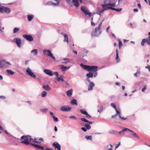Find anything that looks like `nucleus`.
<instances>
[{
	"label": "nucleus",
	"mask_w": 150,
	"mask_h": 150,
	"mask_svg": "<svg viewBox=\"0 0 150 150\" xmlns=\"http://www.w3.org/2000/svg\"><path fill=\"white\" fill-rule=\"evenodd\" d=\"M81 67L84 69L87 70L88 71H93L94 72H96L98 70V67L95 66H89L84 65L83 64H80Z\"/></svg>",
	"instance_id": "nucleus-1"
},
{
	"label": "nucleus",
	"mask_w": 150,
	"mask_h": 150,
	"mask_svg": "<svg viewBox=\"0 0 150 150\" xmlns=\"http://www.w3.org/2000/svg\"><path fill=\"white\" fill-rule=\"evenodd\" d=\"M23 139H24V140L21 141V143L28 145L30 144L29 142H32L33 138H31V136L23 135L21 137V140Z\"/></svg>",
	"instance_id": "nucleus-2"
},
{
	"label": "nucleus",
	"mask_w": 150,
	"mask_h": 150,
	"mask_svg": "<svg viewBox=\"0 0 150 150\" xmlns=\"http://www.w3.org/2000/svg\"><path fill=\"white\" fill-rule=\"evenodd\" d=\"M108 9H112L113 10H115L116 8L110 6L106 7L105 8H104L103 9H101V8L98 7L97 9V14L101 16V13H103L105 11Z\"/></svg>",
	"instance_id": "nucleus-3"
},
{
	"label": "nucleus",
	"mask_w": 150,
	"mask_h": 150,
	"mask_svg": "<svg viewBox=\"0 0 150 150\" xmlns=\"http://www.w3.org/2000/svg\"><path fill=\"white\" fill-rule=\"evenodd\" d=\"M81 11L83 12L85 16L88 17H90L91 16L92 13L89 12L85 7L83 6H82L81 8Z\"/></svg>",
	"instance_id": "nucleus-4"
},
{
	"label": "nucleus",
	"mask_w": 150,
	"mask_h": 150,
	"mask_svg": "<svg viewBox=\"0 0 150 150\" xmlns=\"http://www.w3.org/2000/svg\"><path fill=\"white\" fill-rule=\"evenodd\" d=\"M43 52L44 53L46 54L51 58H52L53 59L55 60V57L53 56V54L51 51L49 50L44 49L43 50Z\"/></svg>",
	"instance_id": "nucleus-5"
},
{
	"label": "nucleus",
	"mask_w": 150,
	"mask_h": 150,
	"mask_svg": "<svg viewBox=\"0 0 150 150\" xmlns=\"http://www.w3.org/2000/svg\"><path fill=\"white\" fill-rule=\"evenodd\" d=\"M26 71L28 74L30 76L33 78L34 79L36 78V76L32 71L31 69L29 67H28L27 68V69Z\"/></svg>",
	"instance_id": "nucleus-6"
},
{
	"label": "nucleus",
	"mask_w": 150,
	"mask_h": 150,
	"mask_svg": "<svg viewBox=\"0 0 150 150\" xmlns=\"http://www.w3.org/2000/svg\"><path fill=\"white\" fill-rule=\"evenodd\" d=\"M71 108L68 106L64 105L60 108V110L63 112H69L71 111Z\"/></svg>",
	"instance_id": "nucleus-7"
},
{
	"label": "nucleus",
	"mask_w": 150,
	"mask_h": 150,
	"mask_svg": "<svg viewBox=\"0 0 150 150\" xmlns=\"http://www.w3.org/2000/svg\"><path fill=\"white\" fill-rule=\"evenodd\" d=\"M23 36L29 41L31 42L33 40V38L31 35H23Z\"/></svg>",
	"instance_id": "nucleus-8"
},
{
	"label": "nucleus",
	"mask_w": 150,
	"mask_h": 150,
	"mask_svg": "<svg viewBox=\"0 0 150 150\" xmlns=\"http://www.w3.org/2000/svg\"><path fill=\"white\" fill-rule=\"evenodd\" d=\"M101 33V32L100 30H96L94 31H93L91 34L92 37L93 36H98V35Z\"/></svg>",
	"instance_id": "nucleus-9"
},
{
	"label": "nucleus",
	"mask_w": 150,
	"mask_h": 150,
	"mask_svg": "<svg viewBox=\"0 0 150 150\" xmlns=\"http://www.w3.org/2000/svg\"><path fill=\"white\" fill-rule=\"evenodd\" d=\"M13 41L15 42L17 46L19 47H20L21 44V40L19 38H15L13 39Z\"/></svg>",
	"instance_id": "nucleus-10"
},
{
	"label": "nucleus",
	"mask_w": 150,
	"mask_h": 150,
	"mask_svg": "<svg viewBox=\"0 0 150 150\" xmlns=\"http://www.w3.org/2000/svg\"><path fill=\"white\" fill-rule=\"evenodd\" d=\"M112 2L111 0H105L104 1V4L102 5V9H103L104 8H105L107 6H108L107 4H109V3H111Z\"/></svg>",
	"instance_id": "nucleus-11"
},
{
	"label": "nucleus",
	"mask_w": 150,
	"mask_h": 150,
	"mask_svg": "<svg viewBox=\"0 0 150 150\" xmlns=\"http://www.w3.org/2000/svg\"><path fill=\"white\" fill-rule=\"evenodd\" d=\"M44 72L46 74L50 76H52L53 74L51 70L48 69H45L44 70Z\"/></svg>",
	"instance_id": "nucleus-12"
},
{
	"label": "nucleus",
	"mask_w": 150,
	"mask_h": 150,
	"mask_svg": "<svg viewBox=\"0 0 150 150\" xmlns=\"http://www.w3.org/2000/svg\"><path fill=\"white\" fill-rule=\"evenodd\" d=\"M52 146L55 149H57L58 150H61V146L57 142H55L52 144Z\"/></svg>",
	"instance_id": "nucleus-13"
},
{
	"label": "nucleus",
	"mask_w": 150,
	"mask_h": 150,
	"mask_svg": "<svg viewBox=\"0 0 150 150\" xmlns=\"http://www.w3.org/2000/svg\"><path fill=\"white\" fill-rule=\"evenodd\" d=\"M95 86L94 83L93 82H91L89 83V85L88 88V91H90L91 90H92L93 89V87H94Z\"/></svg>",
	"instance_id": "nucleus-14"
},
{
	"label": "nucleus",
	"mask_w": 150,
	"mask_h": 150,
	"mask_svg": "<svg viewBox=\"0 0 150 150\" xmlns=\"http://www.w3.org/2000/svg\"><path fill=\"white\" fill-rule=\"evenodd\" d=\"M128 131L132 133V134H131V135H132L133 137L138 138H139V136L137 135V134L133 131L131 130L130 129H128Z\"/></svg>",
	"instance_id": "nucleus-15"
},
{
	"label": "nucleus",
	"mask_w": 150,
	"mask_h": 150,
	"mask_svg": "<svg viewBox=\"0 0 150 150\" xmlns=\"http://www.w3.org/2000/svg\"><path fill=\"white\" fill-rule=\"evenodd\" d=\"M30 144L32 145V146H33L39 149H40L42 150L44 149V148L43 146H40L39 145L35 144L33 143H30Z\"/></svg>",
	"instance_id": "nucleus-16"
},
{
	"label": "nucleus",
	"mask_w": 150,
	"mask_h": 150,
	"mask_svg": "<svg viewBox=\"0 0 150 150\" xmlns=\"http://www.w3.org/2000/svg\"><path fill=\"white\" fill-rule=\"evenodd\" d=\"M74 5L76 7H78L79 5L78 0H72Z\"/></svg>",
	"instance_id": "nucleus-17"
},
{
	"label": "nucleus",
	"mask_w": 150,
	"mask_h": 150,
	"mask_svg": "<svg viewBox=\"0 0 150 150\" xmlns=\"http://www.w3.org/2000/svg\"><path fill=\"white\" fill-rule=\"evenodd\" d=\"M11 65V64L8 62H4V68H7L9 67V66Z\"/></svg>",
	"instance_id": "nucleus-18"
},
{
	"label": "nucleus",
	"mask_w": 150,
	"mask_h": 150,
	"mask_svg": "<svg viewBox=\"0 0 150 150\" xmlns=\"http://www.w3.org/2000/svg\"><path fill=\"white\" fill-rule=\"evenodd\" d=\"M113 146L110 144L106 146L105 148V150H112Z\"/></svg>",
	"instance_id": "nucleus-19"
},
{
	"label": "nucleus",
	"mask_w": 150,
	"mask_h": 150,
	"mask_svg": "<svg viewBox=\"0 0 150 150\" xmlns=\"http://www.w3.org/2000/svg\"><path fill=\"white\" fill-rule=\"evenodd\" d=\"M43 88L47 91H49L51 90V88L48 85H44L43 86Z\"/></svg>",
	"instance_id": "nucleus-20"
},
{
	"label": "nucleus",
	"mask_w": 150,
	"mask_h": 150,
	"mask_svg": "<svg viewBox=\"0 0 150 150\" xmlns=\"http://www.w3.org/2000/svg\"><path fill=\"white\" fill-rule=\"evenodd\" d=\"M4 11L6 13H9L11 12V10L9 8L4 7Z\"/></svg>",
	"instance_id": "nucleus-21"
},
{
	"label": "nucleus",
	"mask_w": 150,
	"mask_h": 150,
	"mask_svg": "<svg viewBox=\"0 0 150 150\" xmlns=\"http://www.w3.org/2000/svg\"><path fill=\"white\" fill-rule=\"evenodd\" d=\"M86 77L87 78H92L93 76V72H91L87 73L86 75Z\"/></svg>",
	"instance_id": "nucleus-22"
},
{
	"label": "nucleus",
	"mask_w": 150,
	"mask_h": 150,
	"mask_svg": "<svg viewBox=\"0 0 150 150\" xmlns=\"http://www.w3.org/2000/svg\"><path fill=\"white\" fill-rule=\"evenodd\" d=\"M72 91L73 90L72 89L68 91L66 93L67 96L69 97H71L72 94Z\"/></svg>",
	"instance_id": "nucleus-23"
},
{
	"label": "nucleus",
	"mask_w": 150,
	"mask_h": 150,
	"mask_svg": "<svg viewBox=\"0 0 150 150\" xmlns=\"http://www.w3.org/2000/svg\"><path fill=\"white\" fill-rule=\"evenodd\" d=\"M6 72L7 73L8 75H13L14 72L11 70L8 69L6 70Z\"/></svg>",
	"instance_id": "nucleus-24"
},
{
	"label": "nucleus",
	"mask_w": 150,
	"mask_h": 150,
	"mask_svg": "<svg viewBox=\"0 0 150 150\" xmlns=\"http://www.w3.org/2000/svg\"><path fill=\"white\" fill-rule=\"evenodd\" d=\"M63 36L64 38V42H67V43H68V36L67 34H63Z\"/></svg>",
	"instance_id": "nucleus-25"
},
{
	"label": "nucleus",
	"mask_w": 150,
	"mask_h": 150,
	"mask_svg": "<svg viewBox=\"0 0 150 150\" xmlns=\"http://www.w3.org/2000/svg\"><path fill=\"white\" fill-rule=\"evenodd\" d=\"M5 61L4 60H0V69L4 68V65Z\"/></svg>",
	"instance_id": "nucleus-26"
},
{
	"label": "nucleus",
	"mask_w": 150,
	"mask_h": 150,
	"mask_svg": "<svg viewBox=\"0 0 150 150\" xmlns=\"http://www.w3.org/2000/svg\"><path fill=\"white\" fill-rule=\"evenodd\" d=\"M128 128H125L123 129L122 130L118 132V133L121 134L123 132H125V131H128Z\"/></svg>",
	"instance_id": "nucleus-27"
},
{
	"label": "nucleus",
	"mask_w": 150,
	"mask_h": 150,
	"mask_svg": "<svg viewBox=\"0 0 150 150\" xmlns=\"http://www.w3.org/2000/svg\"><path fill=\"white\" fill-rule=\"evenodd\" d=\"M31 53H34V54L37 55L38 53V50L36 49H33L31 51Z\"/></svg>",
	"instance_id": "nucleus-28"
},
{
	"label": "nucleus",
	"mask_w": 150,
	"mask_h": 150,
	"mask_svg": "<svg viewBox=\"0 0 150 150\" xmlns=\"http://www.w3.org/2000/svg\"><path fill=\"white\" fill-rule=\"evenodd\" d=\"M63 76L62 75L60 76L59 77L58 76L56 77V79H57L58 81H64L63 79Z\"/></svg>",
	"instance_id": "nucleus-29"
},
{
	"label": "nucleus",
	"mask_w": 150,
	"mask_h": 150,
	"mask_svg": "<svg viewBox=\"0 0 150 150\" xmlns=\"http://www.w3.org/2000/svg\"><path fill=\"white\" fill-rule=\"evenodd\" d=\"M40 111L43 113H45L48 111V109L47 108H42L40 110Z\"/></svg>",
	"instance_id": "nucleus-30"
},
{
	"label": "nucleus",
	"mask_w": 150,
	"mask_h": 150,
	"mask_svg": "<svg viewBox=\"0 0 150 150\" xmlns=\"http://www.w3.org/2000/svg\"><path fill=\"white\" fill-rule=\"evenodd\" d=\"M34 16L33 15H29L28 16V20L29 21H30L33 18Z\"/></svg>",
	"instance_id": "nucleus-31"
},
{
	"label": "nucleus",
	"mask_w": 150,
	"mask_h": 150,
	"mask_svg": "<svg viewBox=\"0 0 150 150\" xmlns=\"http://www.w3.org/2000/svg\"><path fill=\"white\" fill-rule=\"evenodd\" d=\"M80 112L82 114L85 115L87 112L84 109H81L80 110Z\"/></svg>",
	"instance_id": "nucleus-32"
},
{
	"label": "nucleus",
	"mask_w": 150,
	"mask_h": 150,
	"mask_svg": "<svg viewBox=\"0 0 150 150\" xmlns=\"http://www.w3.org/2000/svg\"><path fill=\"white\" fill-rule=\"evenodd\" d=\"M47 93L45 91L42 92L41 94V96L42 97H44L47 96Z\"/></svg>",
	"instance_id": "nucleus-33"
},
{
	"label": "nucleus",
	"mask_w": 150,
	"mask_h": 150,
	"mask_svg": "<svg viewBox=\"0 0 150 150\" xmlns=\"http://www.w3.org/2000/svg\"><path fill=\"white\" fill-rule=\"evenodd\" d=\"M60 66L61 67V69L62 71H64L67 70V67L63 65H61Z\"/></svg>",
	"instance_id": "nucleus-34"
},
{
	"label": "nucleus",
	"mask_w": 150,
	"mask_h": 150,
	"mask_svg": "<svg viewBox=\"0 0 150 150\" xmlns=\"http://www.w3.org/2000/svg\"><path fill=\"white\" fill-rule=\"evenodd\" d=\"M85 127L88 130H89L91 128V126L89 124L86 123L85 124Z\"/></svg>",
	"instance_id": "nucleus-35"
},
{
	"label": "nucleus",
	"mask_w": 150,
	"mask_h": 150,
	"mask_svg": "<svg viewBox=\"0 0 150 150\" xmlns=\"http://www.w3.org/2000/svg\"><path fill=\"white\" fill-rule=\"evenodd\" d=\"M71 103L74 105H77V102L76 100L75 99H73L72 100V102H71Z\"/></svg>",
	"instance_id": "nucleus-36"
},
{
	"label": "nucleus",
	"mask_w": 150,
	"mask_h": 150,
	"mask_svg": "<svg viewBox=\"0 0 150 150\" xmlns=\"http://www.w3.org/2000/svg\"><path fill=\"white\" fill-rule=\"evenodd\" d=\"M116 59L117 60V61H119L120 59H119L118 53V50L117 49L116 50Z\"/></svg>",
	"instance_id": "nucleus-37"
},
{
	"label": "nucleus",
	"mask_w": 150,
	"mask_h": 150,
	"mask_svg": "<svg viewBox=\"0 0 150 150\" xmlns=\"http://www.w3.org/2000/svg\"><path fill=\"white\" fill-rule=\"evenodd\" d=\"M103 21L98 26V27H96V30H100V29L101 26L102 24V22L103 21Z\"/></svg>",
	"instance_id": "nucleus-38"
},
{
	"label": "nucleus",
	"mask_w": 150,
	"mask_h": 150,
	"mask_svg": "<svg viewBox=\"0 0 150 150\" xmlns=\"http://www.w3.org/2000/svg\"><path fill=\"white\" fill-rule=\"evenodd\" d=\"M20 29L18 28H15L13 30V33H15L18 32L19 30Z\"/></svg>",
	"instance_id": "nucleus-39"
},
{
	"label": "nucleus",
	"mask_w": 150,
	"mask_h": 150,
	"mask_svg": "<svg viewBox=\"0 0 150 150\" xmlns=\"http://www.w3.org/2000/svg\"><path fill=\"white\" fill-rule=\"evenodd\" d=\"M140 73L141 72L140 70H138L137 72L134 74V76L136 77H137V76L138 75H140Z\"/></svg>",
	"instance_id": "nucleus-40"
},
{
	"label": "nucleus",
	"mask_w": 150,
	"mask_h": 150,
	"mask_svg": "<svg viewBox=\"0 0 150 150\" xmlns=\"http://www.w3.org/2000/svg\"><path fill=\"white\" fill-rule=\"evenodd\" d=\"M118 42H119V48L120 49L121 48V46H122V42L119 39H118Z\"/></svg>",
	"instance_id": "nucleus-41"
},
{
	"label": "nucleus",
	"mask_w": 150,
	"mask_h": 150,
	"mask_svg": "<svg viewBox=\"0 0 150 150\" xmlns=\"http://www.w3.org/2000/svg\"><path fill=\"white\" fill-rule=\"evenodd\" d=\"M85 137L86 139L90 140H92V137L91 136H89L86 135Z\"/></svg>",
	"instance_id": "nucleus-42"
},
{
	"label": "nucleus",
	"mask_w": 150,
	"mask_h": 150,
	"mask_svg": "<svg viewBox=\"0 0 150 150\" xmlns=\"http://www.w3.org/2000/svg\"><path fill=\"white\" fill-rule=\"evenodd\" d=\"M109 133L112 134H114L116 135H117L118 134V132L115 130H112L111 131L109 132Z\"/></svg>",
	"instance_id": "nucleus-43"
},
{
	"label": "nucleus",
	"mask_w": 150,
	"mask_h": 150,
	"mask_svg": "<svg viewBox=\"0 0 150 150\" xmlns=\"http://www.w3.org/2000/svg\"><path fill=\"white\" fill-rule=\"evenodd\" d=\"M115 110L116 111V113L115 114L116 115H118L119 116L120 115H121L120 112L118 111L117 109H115Z\"/></svg>",
	"instance_id": "nucleus-44"
},
{
	"label": "nucleus",
	"mask_w": 150,
	"mask_h": 150,
	"mask_svg": "<svg viewBox=\"0 0 150 150\" xmlns=\"http://www.w3.org/2000/svg\"><path fill=\"white\" fill-rule=\"evenodd\" d=\"M32 142H34V143H38V144L40 143H41V142H39V141H37V139H36V138H35V139H33Z\"/></svg>",
	"instance_id": "nucleus-45"
},
{
	"label": "nucleus",
	"mask_w": 150,
	"mask_h": 150,
	"mask_svg": "<svg viewBox=\"0 0 150 150\" xmlns=\"http://www.w3.org/2000/svg\"><path fill=\"white\" fill-rule=\"evenodd\" d=\"M108 5L110 6H112L115 7L116 5V3L115 2L113 3H109V4H107Z\"/></svg>",
	"instance_id": "nucleus-46"
},
{
	"label": "nucleus",
	"mask_w": 150,
	"mask_h": 150,
	"mask_svg": "<svg viewBox=\"0 0 150 150\" xmlns=\"http://www.w3.org/2000/svg\"><path fill=\"white\" fill-rule=\"evenodd\" d=\"M103 106L102 105H101L100 107V109L98 110V112H99L100 113L103 110Z\"/></svg>",
	"instance_id": "nucleus-47"
},
{
	"label": "nucleus",
	"mask_w": 150,
	"mask_h": 150,
	"mask_svg": "<svg viewBox=\"0 0 150 150\" xmlns=\"http://www.w3.org/2000/svg\"><path fill=\"white\" fill-rule=\"evenodd\" d=\"M4 132L8 137L13 136L12 135H11L6 130H4Z\"/></svg>",
	"instance_id": "nucleus-48"
},
{
	"label": "nucleus",
	"mask_w": 150,
	"mask_h": 150,
	"mask_svg": "<svg viewBox=\"0 0 150 150\" xmlns=\"http://www.w3.org/2000/svg\"><path fill=\"white\" fill-rule=\"evenodd\" d=\"M111 106L113 108L115 109H117L115 104L114 103H111L110 104Z\"/></svg>",
	"instance_id": "nucleus-49"
},
{
	"label": "nucleus",
	"mask_w": 150,
	"mask_h": 150,
	"mask_svg": "<svg viewBox=\"0 0 150 150\" xmlns=\"http://www.w3.org/2000/svg\"><path fill=\"white\" fill-rule=\"evenodd\" d=\"M81 120L85 122H88V120L84 118H81Z\"/></svg>",
	"instance_id": "nucleus-50"
},
{
	"label": "nucleus",
	"mask_w": 150,
	"mask_h": 150,
	"mask_svg": "<svg viewBox=\"0 0 150 150\" xmlns=\"http://www.w3.org/2000/svg\"><path fill=\"white\" fill-rule=\"evenodd\" d=\"M53 118L54 119V121L55 122H57L58 121V119L55 116H53Z\"/></svg>",
	"instance_id": "nucleus-51"
},
{
	"label": "nucleus",
	"mask_w": 150,
	"mask_h": 150,
	"mask_svg": "<svg viewBox=\"0 0 150 150\" xmlns=\"http://www.w3.org/2000/svg\"><path fill=\"white\" fill-rule=\"evenodd\" d=\"M63 60L67 61V62H65V64H66L69 61V59L68 58H64L63 59Z\"/></svg>",
	"instance_id": "nucleus-52"
},
{
	"label": "nucleus",
	"mask_w": 150,
	"mask_h": 150,
	"mask_svg": "<svg viewBox=\"0 0 150 150\" xmlns=\"http://www.w3.org/2000/svg\"><path fill=\"white\" fill-rule=\"evenodd\" d=\"M85 115H86V117L88 119L90 118L91 117V116L88 114V113H86Z\"/></svg>",
	"instance_id": "nucleus-53"
},
{
	"label": "nucleus",
	"mask_w": 150,
	"mask_h": 150,
	"mask_svg": "<svg viewBox=\"0 0 150 150\" xmlns=\"http://www.w3.org/2000/svg\"><path fill=\"white\" fill-rule=\"evenodd\" d=\"M4 6L0 7V12H3L4 11Z\"/></svg>",
	"instance_id": "nucleus-54"
},
{
	"label": "nucleus",
	"mask_w": 150,
	"mask_h": 150,
	"mask_svg": "<svg viewBox=\"0 0 150 150\" xmlns=\"http://www.w3.org/2000/svg\"><path fill=\"white\" fill-rule=\"evenodd\" d=\"M81 129L84 131V132H86L87 131V129L86 127H82L81 128Z\"/></svg>",
	"instance_id": "nucleus-55"
},
{
	"label": "nucleus",
	"mask_w": 150,
	"mask_h": 150,
	"mask_svg": "<svg viewBox=\"0 0 150 150\" xmlns=\"http://www.w3.org/2000/svg\"><path fill=\"white\" fill-rule=\"evenodd\" d=\"M143 40L145 43L147 42V43L149 42V40L147 39H144Z\"/></svg>",
	"instance_id": "nucleus-56"
},
{
	"label": "nucleus",
	"mask_w": 150,
	"mask_h": 150,
	"mask_svg": "<svg viewBox=\"0 0 150 150\" xmlns=\"http://www.w3.org/2000/svg\"><path fill=\"white\" fill-rule=\"evenodd\" d=\"M119 117L122 120H125L127 119L126 118H125L124 117H122L121 116V115H120L119 116Z\"/></svg>",
	"instance_id": "nucleus-57"
},
{
	"label": "nucleus",
	"mask_w": 150,
	"mask_h": 150,
	"mask_svg": "<svg viewBox=\"0 0 150 150\" xmlns=\"http://www.w3.org/2000/svg\"><path fill=\"white\" fill-rule=\"evenodd\" d=\"M52 2H51V1H49V2H47L45 4V5H50L51 4L52 5Z\"/></svg>",
	"instance_id": "nucleus-58"
},
{
	"label": "nucleus",
	"mask_w": 150,
	"mask_h": 150,
	"mask_svg": "<svg viewBox=\"0 0 150 150\" xmlns=\"http://www.w3.org/2000/svg\"><path fill=\"white\" fill-rule=\"evenodd\" d=\"M146 69H148V70L150 72V65L147 66H146L145 67Z\"/></svg>",
	"instance_id": "nucleus-59"
},
{
	"label": "nucleus",
	"mask_w": 150,
	"mask_h": 150,
	"mask_svg": "<svg viewBox=\"0 0 150 150\" xmlns=\"http://www.w3.org/2000/svg\"><path fill=\"white\" fill-rule=\"evenodd\" d=\"M144 42L143 41V39L142 40V41L141 42V45L142 46H143L144 45Z\"/></svg>",
	"instance_id": "nucleus-60"
},
{
	"label": "nucleus",
	"mask_w": 150,
	"mask_h": 150,
	"mask_svg": "<svg viewBox=\"0 0 150 150\" xmlns=\"http://www.w3.org/2000/svg\"><path fill=\"white\" fill-rule=\"evenodd\" d=\"M122 9V8H116V9H115V11H118V12L120 11H121Z\"/></svg>",
	"instance_id": "nucleus-61"
},
{
	"label": "nucleus",
	"mask_w": 150,
	"mask_h": 150,
	"mask_svg": "<svg viewBox=\"0 0 150 150\" xmlns=\"http://www.w3.org/2000/svg\"><path fill=\"white\" fill-rule=\"evenodd\" d=\"M146 87L145 86L142 89V91L143 92H144L145 91H146Z\"/></svg>",
	"instance_id": "nucleus-62"
},
{
	"label": "nucleus",
	"mask_w": 150,
	"mask_h": 150,
	"mask_svg": "<svg viewBox=\"0 0 150 150\" xmlns=\"http://www.w3.org/2000/svg\"><path fill=\"white\" fill-rule=\"evenodd\" d=\"M69 117L71 119H76V117L74 116H71Z\"/></svg>",
	"instance_id": "nucleus-63"
},
{
	"label": "nucleus",
	"mask_w": 150,
	"mask_h": 150,
	"mask_svg": "<svg viewBox=\"0 0 150 150\" xmlns=\"http://www.w3.org/2000/svg\"><path fill=\"white\" fill-rule=\"evenodd\" d=\"M97 75H98L97 72H96L93 75V76H94V77H96L97 76Z\"/></svg>",
	"instance_id": "nucleus-64"
}]
</instances>
